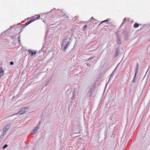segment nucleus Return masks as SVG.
Here are the masks:
<instances>
[{"instance_id":"6e6552de","label":"nucleus","mask_w":150,"mask_h":150,"mask_svg":"<svg viewBox=\"0 0 150 150\" xmlns=\"http://www.w3.org/2000/svg\"><path fill=\"white\" fill-rule=\"evenodd\" d=\"M7 146V145H6V144L5 145L3 146V147L2 148L3 149H4L5 148H6Z\"/></svg>"},{"instance_id":"39448f33","label":"nucleus","mask_w":150,"mask_h":150,"mask_svg":"<svg viewBox=\"0 0 150 150\" xmlns=\"http://www.w3.org/2000/svg\"><path fill=\"white\" fill-rule=\"evenodd\" d=\"M39 128L38 127H35L34 130L32 132V133L33 134H34L36 133L37 132V131L38 129Z\"/></svg>"},{"instance_id":"9b49d317","label":"nucleus","mask_w":150,"mask_h":150,"mask_svg":"<svg viewBox=\"0 0 150 150\" xmlns=\"http://www.w3.org/2000/svg\"><path fill=\"white\" fill-rule=\"evenodd\" d=\"M108 21V19H107V20H105V21H103L101 22V23H103V22H106V21Z\"/></svg>"},{"instance_id":"423d86ee","label":"nucleus","mask_w":150,"mask_h":150,"mask_svg":"<svg viewBox=\"0 0 150 150\" xmlns=\"http://www.w3.org/2000/svg\"><path fill=\"white\" fill-rule=\"evenodd\" d=\"M29 53H31L30 56L31 57L33 56V55H35L36 53V51H29Z\"/></svg>"},{"instance_id":"7ed1b4c3","label":"nucleus","mask_w":150,"mask_h":150,"mask_svg":"<svg viewBox=\"0 0 150 150\" xmlns=\"http://www.w3.org/2000/svg\"><path fill=\"white\" fill-rule=\"evenodd\" d=\"M67 39H65L63 41L62 46L64 47L65 49L67 47V45L69 44V42H68L67 41Z\"/></svg>"},{"instance_id":"0eeeda50","label":"nucleus","mask_w":150,"mask_h":150,"mask_svg":"<svg viewBox=\"0 0 150 150\" xmlns=\"http://www.w3.org/2000/svg\"><path fill=\"white\" fill-rule=\"evenodd\" d=\"M139 25V24L137 23H136L134 24V28H136L138 27Z\"/></svg>"},{"instance_id":"f8f14e48","label":"nucleus","mask_w":150,"mask_h":150,"mask_svg":"<svg viewBox=\"0 0 150 150\" xmlns=\"http://www.w3.org/2000/svg\"><path fill=\"white\" fill-rule=\"evenodd\" d=\"M13 64V62H10V64L12 65Z\"/></svg>"},{"instance_id":"9d476101","label":"nucleus","mask_w":150,"mask_h":150,"mask_svg":"<svg viewBox=\"0 0 150 150\" xmlns=\"http://www.w3.org/2000/svg\"><path fill=\"white\" fill-rule=\"evenodd\" d=\"M7 126H6L4 127V130H5V129H6H6H6V127Z\"/></svg>"},{"instance_id":"f257e3e1","label":"nucleus","mask_w":150,"mask_h":150,"mask_svg":"<svg viewBox=\"0 0 150 150\" xmlns=\"http://www.w3.org/2000/svg\"><path fill=\"white\" fill-rule=\"evenodd\" d=\"M40 17V15H35V16L33 17L31 20H30L28 22L26 23H25V26H26L32 22H33V21L37 20Z\"/></svg>"},{"instance_id":"20e7f679","label":"nucleus","mask_w":150,"mask_h":150,"mask_svg":"<svg viewBox=\"0 0 150 150\" xmlns=\"http://www.w3.org/2000/svg\"><path fill=\"white\" fill-rule=\"evenodd\" d=\"M4 72V71L2 69V67H0V78L3 76V74Z\"/></svg>"},{"instance_id":"f03ea898","label":"nucleus","mask_w":150,"mask_h":150,"mask_svg":"<svg viewBox=\"0 0 150 150\" xmlns=\"http://www.w3.org/2000/svg\"><path fill=\"white\" fill-rule=\"evenodd\" d=\"M27 110V109L26 108H23L19 110L18 112V114H19L20 115L22 114L25 113Z\"/></svg>"},{"instance_id":"1a4fd4ad","label":"nucleus","mask_w":150,"mask_h":150,"mask_svg":"<svg viewBox=\"0 0 150 150\" xmlns=\"http://www.w3.org/2000/svg\"><path fill=\"white\" fill-rule=\"evenodd\" d=\"M87 27V25H85L84 26L83 28H84V29L85 28H86Z\"/></svg>"}]
</instances>
